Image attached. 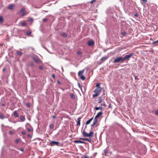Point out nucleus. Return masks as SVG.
Returning a JSON list of instances; mask_svg holds the SVG:
<instances>
[{
	"instance_id": "f257e3e1",
	"label": "nucleus",
	"mask_w": 158,
	"mask_h": 158,
	"mask_svg": "<svg viewBox=\"0 0 158 158\" xmlns=\"http://www.w3.org/2000/svg\"><path fill=\"white\" fill-rule=\"evenodd\" d=\"M82 135L84 137H88L89 139L85 138V141H88L90 143H91L92 141L91 139L94 135L93 131H91L89 133H87L84 130L82 133Z\"/></svg>"
},
{
	"instance_id": "f03ea898",
	"label": "nucleus",
	"mask_w": 158,
	"mask_h": 158,
	"mask_svg": "<svg viewBox=\"0 0 158 158\" xmlns=\"http://www.w3.org/2000/svg\"><path fill=\"white\" fill-rule=\"evenodd\" d=\"M124 61V60L123 59V58L122 57H118L116 58H115L114 61V63H115L119 62H123Z\"/></svg>"
},
{
	"instance_id": "7ed1b4c3",
	"label": "nucleus",
	"mask_w": 158,
	"mask_h": 158,
	"mask_svg": "<svg viewBox=\"0 0 158 158\" xmlns=\"http://www.w3.org/2000/svg\"><path fill=\"white\" fill-rule=\"evenodd\" d=\"M100 83H98L96 84V86L97 87L94 90V93H98V92L102 90V88L100 86Z\"/></svg>"
},
{
	"instance_id": "20e7f679",
	"label": "nucleus",
	"mask_w": 158,
	"mask_h": 158,
	"mask_svg": "<svg viewBox=\"0 0 158 158\" xmlns=\"http://www.w3.org/2000/svg\"><path fill=\"white\" fill-rule=\"evenodd\" d=\"M133 55L134 53H130L128 55H126L123 58L124 61L126 60H129V59Z\"/></svg>"
},
{
	"instance_id": "39448f33",
	"label": "nucleus",
	"mask_w": 158,
	"mask_h": 158,
	"mask_svg": "<svg viewBox=\"0 0 158 158\" xmlns=\"http://www.w3.org/2000/svg\"><path fill=\"white\" fill-rule=\"evenodd\" d=\"M25 126L28 131L31 132L33 131V128L29 123H27L25 125Z\"/></svg>"
},
{
	"instance_id": "423d86ee",
	"label": "nucleus",
	"mask_w": 158,
	"mask_h": 158,
	"mask_svg": "<svg viewBox=\"0 0 158 158\" xmlns=\"http://www.w3.org/2000/svg\"><path fill=\"white\" fill-rule=\"evenodd\" d=\"M50 143L51 144L50 145L51 146L54 145L59 146L60 144V143L59 142L53 141H50Z\"/></svg>"
},
{
	"instance_id": "0eeeda50",
	"label": "nucleus",
	"mask_w": 158,
	"mask_h": 158,
	"mask_svg": "<svg viewBox=\"0 0 158 158\" xmlns=\"http://www.w3.org/2000/svg\"><path fill=\"white\" fill-rule=\"evenodd\" d=\"M32 59H33V60H34V61L35 62H36V63H38V64L40 62H41V61L39 59H37L35 57H33L32 58Z\"/></svg>"
},
{
	"instance_id": "6e6552de",
	"label": "nucleus",
	"mask_w": 158,
	"mask_h": 158,
	"mask_svg": "<svg viewBox=\"0 0 158 158\" xmlns=\"http://www.w3.org/2000/svg\"><path fill=\"white\" fill-rule=\"evenodd\" d=\"M82 118V117H80L77 119V121L76 125L77 126H80L81 124V119Z\"/></svg>"
},
{
	"instance_id": "1a4fd4ad",
	"label": "nucleus",
	"mask_w": 158,
	"mask_h": 158,
	"mask_svg": "<svg viewBox=\"0 0 158 158\" xmlns=\"http://www.w3.org/2000/svg\"><path fill=\"white\" fill-rule=\"evenodd\" d=\"M74 143H84L86 144V143L84 141H82L80 140H74L73 141Z\"/></svg>"
},
{
	"instance_id": "9d476101",
	"label": "nucleus",
	"mask_w": 158,
	"mask_h": 158,
	"mask_svg": "<svg viewBox=\"0 0 158 158\" xmlns=\"http://www.w3.org/2000/svg\"><path fill=\"white\" fill-rule=\"evenodd\" d=\"M88 44L89 46H93L94 44V42L92 40H89L88 42Z\"/></svg>"
},
{
	"instance_id": "9b49d317",
	"label": "nucleus",
	"mask_w": 158,
	"mask_h": 158,
	"mask_svg": "<svg viewBox=\"0 0 158 158\" xmlns=\"http://www.w3.org/2000/svg\"><path fill=\"white\" fill-rule=\"evenodd\" d=\"M14 5L13 4H11L8 7V8L10 10H12L13 9L14 7Z\"/></svg>"
},
{
	"instance_id": "f8f14e48",
	"label": "nucleus",
	"mask_w": 158,
	"mask_h": 158,
	"mask_svg": "<svg viewBox=\"0 0 158 158\" xmlns=\"http://www.w3.org/2000/svg\"><path fill=\"white\" fill-rule=\"evenodd\" d=\"M84 72V70H82L81 71H80L78 73V76H80L81 75H82V74Z\"/></svg>"
},
{
	"instance_id": "ddd939ff",
	"label": "nucleus",
	"mask_w": 158,
	"mask_h": 158,
	"mask_svg": "<svg viewBox=\"0 0 158 158\" xmlns=\"http://www.w3.org/2000/svg\"><path fill=\"white\" fill-rule=\"evenodd\" d=\"M108 58V57L107 56L106 57H102L100 60V61L101 62L102 61H105V60H106L107 58Z\"/></svg>"
},
{
	"instance_id": "4468645a",
	"label": "nucleus",
	"mask_w": 158,
	"mask_h": 158,
	"mask_svg": "<svg viewBox=\"0 0 158 158\" xmlns=\"http://www.w3.org/2000/svg\"><path fill=\"white\" fill-rule=\"evenodd\" d=\"M103 114V112L102 111L100 112L97 113V114L95 116L97 118L99 117Z\"/></svg>"
},
{
	"instance_id": "2eb2a0df",
	"label": "nucleus",
	"mask_w": 158,
	"mask_h": 158,
	"mask_svg": "<svg viewBox=\"0 0 158 158\" xmlns=\"http://www.w3.org/2000/svg\"><path fill=\"white\" fill-rule=\"evenodd\" d=\"M93 119V117L92 118H91L89 120H88L86 123V125H88V124H89L90 122L92 121V120Z\"/></svg>"
},
{
	"instance_id": "dca6fc26",
	"label": "nucleus",
	"mask_w": 158,
	"mask_h": 158,
	"mask_svg": "<svg viewBox=\"0 0 158 158\" xmlns=\"http://www.w3.org/2000/svg\"><path fill=\"white\" fill-rule=\"evenodd\" d=\"M14 115L15 117H18L19 116V115L18 113H17V111L15 110L14 111Z\"/></svg>"
},
{
	"instance_id": "f3484780",
	"label": "nucleus",
	"mask_w": 158,
	"mask_h": 158,
	"mask_svg": "<svg viewBox=\"0 0 158 158\" xmlns=\"http://www.w3.org/2000/svg\"><path fill=\"white\" fill-rule=\"evenodd\" d=\"M6 102H0V106H1L5 107L6 106Z\"/></svg>"
},
{
	"instance_id": "a211bd4d",
	"label": "nucleus",
	"mask_w": 158,
	"mask_h": 158,
	"mask_svg": "<svg viewBox=\"0 0 158 158\" xmlns=\"http://www.w3.org/2000/svg\"><path fill=\"white\" fill-rule=\"evenodd\" d=\"M80 78L83 80H84L85 79V77L83 75H81L80 76H79Z\"/></svg>"
},
{
	"instance_id": "6ab92c4d",
	"label": "nucleus",
	"mask_w": 158,
	"mask_h": 158,
	"mask_svg": "<svg viewBox=\"0 0 158 158\" xmlns=\"http://www.w3.org/2000/svg\"><path fill=\"white\" fill-rule=\"evenodd\" d=\"M20 118L22 122L24 121L25 120V117L23 115L20 116Z\"/></svg>"
},
{
	"instance_id": "aec40b11",
	"label": "nucleus",
	"mask_w": 158,
	"mask_h": 158,
	"mask_svg": "<svg viewBox=\"0 0 158 158\" xmlns=\"http://www.w3.org/2000/svg\"><path fill=\"white\" fill-rule=\"evenodd\" d=\"M78 86V87L80 88L81 89V90L82 91V88L83 87V86L81 85H80V84L79 82H78L77 83Z\"/></svg>"
},
{
	"instance_id": "412c9836",
	"label": "nucleus",
	"mask_w": 158,
	"mask_h": 158,
	"mask_svg": "<svg viewBox=\"0 0 158 158\" xmlns=\"http://www.w3.org/2000/svg\"><path fill=\"white\" fill-rule=\"evenodd\" d=\"M98 100V103H101L102 102V98L101 97H100L99 98Z\"/></svg>"
},
{
	"instance_id": "4be33fe9",
	"label": "nucleus",
	"mask_w": 158,
	"mask_h": 158,
	"mask_svg": "<svg viewBox=\"0 0 158 158\" xmlns=\"http://www.w3.org/2000/svg\"><path fill=\"white\" fill-rule=\"evenodd\" d=\"M95 93L96 94H93V98H95V97H98L99 95V93Z\"/></svg>"
},
{
	"instance_id": "5701e85b",
	"label": "nucleus",
	"mask_w": 158,
	"mask_h": 158,
	"mask_svg": "<svg viewBox=\"0 0 158 158\" xmlns=\"http://www.w3.org/2000/svg\"><path fill=\"white\" fill-rule=\"evenodd\" d=\"M102 109H103V108L102 106L98 107H95V108H94V109H95L96 110H98L99 109L102 110Z\"/></svg>"
},
{
	"instance_id": "b1692460",
	"label": "nucleus",
	"mask_w": 158,
	"mask_h": 158,
	"mask_svg": "<svg viewBox=\"0 0 158 158\" xmlns=\"http://www.w3.org/2000/svg\"><path fill=\"white\" fill-rule=\"evenodd\" d=\"M61 35L62 36L64 37H67V34L64 33H62L61 34Z\"/></svg>"
},
{
	"instance_id": "393cba45",
	"label": "nucleus",
	"mask_w": 158,
	"mask_h": 158,
	"mask_svg": "<svg viewBox=\"0 0 158 158\" xmlns=\"http://www.w3.org/2000/svg\"><path fill=\"white\" fill-rule=\"evenodd\" d=\"M21 25L22 26L24 27L26 25V23L25 22H23L21 23Z\"/></svg>"
},
{
	"instance_id": "a878e982",
	"label": "nucleus",
	"mask_w": 158,
	"mask_h": 158,
	"mask_svg": "<svg viewBox=\"0 0 158 158\" xmlns=\"http://www.w3.org/2000/svg\"><path fill=\"white\" fill-rule=\"evenodd\" d=\"M70 97L72 98H73V99H74L75 98V95L73 94H70Z\"/></svg>"
},
{
	"instance_id": "bb28decb",
	"label": "nucleus",
	"mask_w": 158,
	"mask_h": 158,
	"mask_svg": "<svg viewBox=\"0 0 158 158\" xmlns=\"http://www.w3.org/2000/svg\"><path fill=\"white\" fill-rule=\"evenodd\" d=\"M17 53L19 55L21 56L22 55V52L21 51H18L17 52Z\"/></svg>"
},
{
	"instance_id": "cd10ccee",
	"label": "nucleus",
	"mask_w": 158,
	"mask_h": 158,
	"mask_svg": "<svg viewBox=\"0 0 158 158\" xmlns=\"http://www.w3.org/2000/svg\"><path fill=\"white\" fill-rule=\"evenodd\" d=\"M50 128L51 129H53L54 128V126L52 124H51L49 125Z\"/></svg>"
},
{
	"instance_id": "c85d7f7f",
	"label": "nucleus",
	"mask_w": 158,
	"mask_h": 158,
	"mask_svg": "<svg viewBox=\"0 0 158 158\" xmlns=\"http://www.w3.org/2000/svg\"><path fill=\"white\" fill-rule=\"evenodd\" d=\"M31 31H27L26 32V34L27 35H28L29 36L31 34Z\"/></svg>"
},
{
	"instance_id": "c756f323",
	"label": "nucleus",
	"mask_w": 158,
	"mask_h": 158,
	"mask_svg": "<svg viewBox=\"0 0 158 158\" xmlns=\"http://www.w3.org/2000/svg\"><path fill=\"white\" fill-rule=\"evenodd\" d=\"M25 10V8L24 7H23L20 10V12H23L24 10Z\"/></svg>"
},
{
	"instance_id": "7c9ffc66",
	"label": "nucleus",
	"mask_w": 158,
	"mask_h": 158,
	"mask_svg": "<svg viewBox=\"0 0 158 158\" xmlns=\"http://www.w3.org/2000/svg\"><path fill=\"white\" fill-rule=\"evenodd\" d=\"M3 19L2 16H0V22H3Z\"/></svg>"
},
{
	"instance_id": "2f4dec72",
	"label": "nucleus",
	"mask_w": 158,
	"mask_h": 158,
	"mask_svg": "<svg viewBox=\"0 0 158 158\" xmlns=\"http://www.w3.org/2000/svg\"><path fill=\"white\" fill-rule=\"evenodd\" d=\"M97 118L96 117H95L94 118V122H96L97 123L98 122V119H97Z\"/></svg>"
},
{
	"instance_id": "473e14b6",
	"label": "nucleus",
	"mask_w": 158,
	"mask_h": 158,
	"mask_svg": "<svg viewBox=\"0 0 158 158\" xmlns=\"http://www.w3.org/2000/svg\"><path fill=\"white\" fill-rule=\"evenodd\" d=\"M4 118V116L2 114L0 115V118L1 119H3Z\"/></svg>"
},
{
	"instance_id": "72a5a7b5",
	"label": "nucleus",
	"mask_w": 158,
	"mask_h": 158,
	"mask_svg": "<svg viewBox=\"0 0 158 158\" xmlns=\"http://www.w3.org/2000/svg\"><path fill=\"white\" fill-rule=\"evenodd\" d=\"M104 153L105 155H106L107 153H108V151L107 149H106L104 151Z\"/></svg>"
},
{
	"instance_id": "f704fd0d",
	"label": "nucleus",
	"mask_w": 158,
	"mask_h": 158,
	"mask_svg": "<svg viewBox=\"0 0 158 158\" xmlns=\"http://www.w3.org/2000/svg\"><path fill=\"white\" fill-rule=\"evenodd\" d=\"M39 69H40L41 70H43V67L42 66H39Z\"/></svg>"
},
{
	"instance_id": "c9c22d12",
	"label": "nucleus",
	"mask_w": 158,
	"mask_h": 158,
	"mask_svg": "<svg viewBox=\"0 0 158 158\" xmlns=\"http://www.w3.org/2000/svg\"><path fill=\"white\" fill-rule=\"evenodd\" d=\"M19 140L18 139H17L15 140V142L17 143H19Z\"/></svg>"
},
{
	"instance_id": "e433bc0d",
	"label": "nucleus",
	"mask_w": 158,
	"mask_h": 158,
	"mask_svg": "<svg viewBox=\"0 0 158 158\" xmlns=\"http://www.w3.org/2000/svg\"><path fill=\"white\" fill-rule=\"evenodd\" d=\"M147 0H142V3H145L147 2Z\"/></svg>"
},
{
	"instance_id": "4c0bfd02",
	"label": "nucleus",
	"mask_w": 158,
	"mask_h": 158,
	"mask_svg": "<svg viewBox=\"0 0 158 158\" xmlns=\"http://www.w3.org/2000/svg\"><path fill=\"white\" fill-rule=\"evenodd\" d=\"M30 65L32 67H33L34 66V64L33 62H31L30 63Z\"/></svg>"
},
{
	"instance_id": "58836bf2",
	"label": "nucleus",
	"mask_w": 158,
	"mask_h": 158,
	"mask_svg": "<svg viewBox=\"0 0 158 158\" xmlns=\"http://www.w3.org/2000/svg\"><path fill=\"white\" fill-rule=\"evenodd\" d=\"M158 43V40L156 41H154L152 42V44H156V43Z\"/></svg>"
},
{
	"instance_id": "ea45409f",
	"label": "nucleus",
	"mask_w": 158,
	"mask_h": 158,
	"mask_svg": "<svg viewBox=\"0 0 158 158\" xmlns=\"http://www.w3.org/2000/svg\"><path fill=\"white\" fill-rule=\"evenodd\" d=\"M121 34L122 35H126V33L124 31V32H122Z\"/></svg>"
},
{
	"instance_id": "a19ab883",
	"label": "nucleus",
	"mask_w": 158,
	"mask_h": 158,
	"mask_svg": "<svg viewBox=\"0 0 158 158\" xmlns=\"http://www.w3.org/2000/svg\"><path fill=\"white\" fill-rule=\"evenodd\" d=\"M9 133L10 135H12V134H13V131H9Z\"/></svg>"
},
{
	"instance_id": "79ce46f5",
	"label": "nucleus",
	"mask_w": 158,
	"mask_h": 158,
	"mask_svg": "<svg viewBox=\"0 0 158 158\" xmlns=\"http://www.w3.org/2000/svg\"><path fill=\"white\" fill-rule=\"evenodd\" d=\"M21 133L23 135H25L26 134V132L25 131H22L21 132Z\"/></svg>"
},
{
	"instance_id": "37998d69",
	"label": "nucleus",
	"mask_w": 158,
	"mask_h": 158,
	"mask_svg": "<svg viewBox=\"0 0 158 158\" xmlns=\"http://www.w3.org/2000/svg\"><path fill=\"white\" fill-rule=\"evenodd\" d=\"M26 105L27 107H29L30 106V104L29 103H27Z\"/></svg>"
},
{
	"instance_id": "c03bdc74",
	"label": "nucleus",
	"mask_w": 158,
	"mask_h": 158,
	"mask_svg": "<svg viewBox=\"0 0 158 158\" xmlns=\"http://www.w3.org/2000/svg\"><path fill=\"white\" fill-rule=\"evenodd\" d=\"M26 14H27V13L25 12H23L22 13V16L25 15H26Z\"/></svg>"
},
{
	"instance_id": "a18cd8bd",
	"label": "nucleus",
	"mask_w": 158,
	"mask_h": 158,
	"mask_svg": "<svg viewBox=\"0 0 158 158\" xmlns=\"http://www.w3.org/2000/svg\"><path fill=\"white\" fill-rule=\"evenodd\" d=\"M154 112H155V113L156 115L158 116V111H155Z\"/></svg>"
},
{
	"instance_id": "49530a36",
	"label": "nucleus",
	"mask_w": 158,
	"mask_h": 158,
	"mask_svg": "<svg viewBox=\"0 0 158 158\" xmlns=\"http://www.w3.org/2000/svg\"><path fill=\"white\" fill-rule=\"evenodd\" d=\"M134 16L137 17L138 16V15L137 13H135L134 14Z\"/></svg>"
},
{
	"instance_id": "de8ad7c7",
	"label": "nucleus",
	"mask_w": 158,
	"mask_h": 158,
	"mask_svg": "<svg viewBox=\"0 0 158 158\" xmlns=\"http://www.w3.org/2000/svg\"><path fill=\"white\" fill-rule=\"evenodd\" d=\"M77 53L78 55H81V51H79L77 52Z\"/></svg>"
},
{
	"instance_id": "09e8293b",
	"label": "nucleus",
	"mask_w": 158,
	"mask_h": 158,
	"mask_svg": "<svg viewBox=\"0 0 158 158\" xmlns=\"http://www.w3.org/2000/svg\"><path fill=\"white\" fill-rule=\"evenodd\" d=\"M52 77L54 78L55 79V76L54 74H52Z\"/></svg>"
},
{
	"instance_id": "8fccbe9b",
	"label": "nucleus",
	"mask_w": 158,
	"mask_h": 158,
	"mask_svg": "<svg viewBox=\"0 0 158 158\" xmlns=\"http://www.w3.org/2000/svg\"><path fill=\"white\" fill-rule=\"evenodd\" d=\"M80 139L85 141V138H80Z\"/></svg>"
},
{
	"instance_id": "3c124183",
	"label": "nucleus",
	"mask_w": 158,
	"mask_h": 158,
	"mask_svg": "<svg viewBox=\"0 0 158 158\" xmlns=\"http://www.w3.org/2000/svg\"><path fill=\"white\" fill-rule=\"evenodd\" d=\"M101 105L104 106H105L106 105L105 103H103L101 104Z\"/></svg>"
},
{
	"instance_id": "603ef678",
	"label": "nucleus",
	"mask_w": 158,
	"mask_h": 158,
	"mask_svg": "<svg viewBox=\"0 0 158 158\" xmlns=\"http://www.w3.org/2000/svg\"><path fill=\"white\" fill-rule=\"evenodd\" d=\"M47 20V19L46 18H44L43 19V21L44 22H45Z\"/></svg>"
},
{
	"instance_id": "864d4df0",
	"label": "nucleus",
	"mask_w": 158,
	"mask_h": 158,
	"mask_svg": "<svg viewBox=\"0 0 158 158\" xmlns=\"http://www.w3.org/2000/svg\"><path fill=\"white\" fill-rule=\"evenodd\" d=\"M27 137H31V135L30 134H28L27 135Z\"/></svg>"
},
{
	"instance_id": "5fc2aeb1",
	"label": "nucleus",
	"mask_w": 158,
	"mask_h": 158,
	"mask_svg": "<svg viewBox=\"0 0 158 158\" xmlns=\"http://www.w3.org/2000/svg\"><path fill=\"white\" fill-rule=\"evenodd\" d=\"M84 158H89V157L85 155L84 156Z\"/></svg>"
},
{
	"instance_id": "6e6d98bb",
	"label": "nucleus",
	"mask_w": 158,
	"mask_h": 158,
	"mask_svg": "<svg viewBox=\"0 0 158 158\" xmlns=\"http://www.w3.org/2000/svg\"><path fill=\"white\" fill-rule=\"evenodd\" d=\"M148 111H149V112H150V113H152V112H153V110H148Z\"/></svg>"
},
{
	"instance_id": "4d7b16f0",
	"label": "nucleus",
	"mask_w": 158,
	"mask_h": 158,
	"mask_svg": "<svg viewBox=\"0 0 158 158\" xmlns=\"http://www.w3.org/2000/svg\"><path fill=\"white\" fill-rule=\"evenodd\" d=\"M57 82L59 84H61V83H60V81L59 80L57 81Z\"/></svg>"
},
{
	"instance_id": "13d9d810",
	"label": "nucleus",
	"mask_w": 158,
	"mask_h": 158,
	"mask_svg": "<svg viewBox=\"0 0 158 158\" xmlns=\"http://www.w3.org/2000/svg\"><path fill=\"white\" fill-rule=\"evenodd\" d=\"M94 126V125L92 123V124L91 125V129H92V127H93Z\"/></svg>"
},
{
	"instance_id": "bf43d9fd",
	"label": "nucleus",
	"mask_w": 158,
	"mask_h": 158,
	"mask_svg": "<svg viewBox=\"0 0 158 158\" xmlns=\"http://www.w3.org/2000/svg\"><path fill=\"white\" fill-rule=\"evenodd\" d=\"M97 123L93 121V124L95 125Z\"/></svg>"
},
{
	"instance_id": "052dcab7",
	"label": "nucleus",
	"mask_w": 158,
	"mask_h": 158,
	"mask_svg": "<svg viewBox=\"0 0 158 158\" xmlns=\"http://www.w3.org/2000/svg\"><path fill=\"white\" fill-rule=\"evenodd\" d=\"M111 104H110L109 105V106H108V107L109 108H110L111 107Z\"/></svg>"
},
{
	"instance_id": "680f3d73",
	"label": "nucleus",
	"mask_w": 158,
	"mask_h": 158,
	"mask_svg": "<svg viewBox=\"0 0 158 158\" xmlns=\"http://www.w3.org/2000/svg\"><path fill=\"white\" fill-rule=\"evenodd\" d=\"M52 116L54 118H56V116L55 115H53Z\"/></svg>"
},
{
	"instance_id": "e2e57ef3",
	"label": "nucleus",
	"mask_w": 158,
	"mask_h": 158,
	"mask_svg": "<svg viewBox=\"0 0 158 158\" xmlns=\"http://www.w3.org/2000/svg\"><path fill=\"white\" fill-rule=\"evenodd\" d=\"M134 77L135 79H136L137 76H135Z\"/></svg>"
},
{
	"instance_id": "0e129e2a",
	"label": "nucleus",
	"mask_w": 158,
	"mask_h": 158,
	"mask_svg": "<svg viewBox=\"0 0 158 158\" xmlns=\"http://www.w3.org/2000/svg\"><path fill=\"white\" fill-rule=\"evenodd\" d=\"M6 70V69L4 68L3 69L2 71L3 72L4 71Z\"/></svg>"
},
{
	"instance_id": "69168bd1",
	"label": "nucleus",
	"mask_w": 158,
	"mask_h": 158,
	"mask_svg": "<svg viewBox=\"0 0 158 158\" xmlns=\"http://www.w3.org/2000/svg\"><path fill=\"white\" fill-rule=\"evenodd\" d=\"M14 105H15V104H14V103H12L11 104V105H12V106H14Z\"/></svg>"
},
{
	"instance_id": "338daca9",
	"label": "nucleus",
	"mask_w": 158,
	"mask_h": 158,
	"mask_svg": "<svg viewBox=\"0 0 158 158\" xmlns=\"http://www.w3.org/2000/svg\"><path fill=\"white\" fill-rule=\"evenodd\" d=\"M6 127H9V128L10 129L12 128V127H9L8 126H6Z\"/></svg>"
},
{
	"instance_id": "774afa93",
	"label": "nucleus",
	"mask_w": 158,
	"mask_h": 158,
	"mask_svg": "<svg viewBox=\"0 0 158 158\" xmlns=\"http://www.w3.org/2000/svg\"><path fill=\"white\" fill-rule=\"evenodd\" d=\"M21 151H23V149H21Z\"/></svg>"
}]
</instances>
